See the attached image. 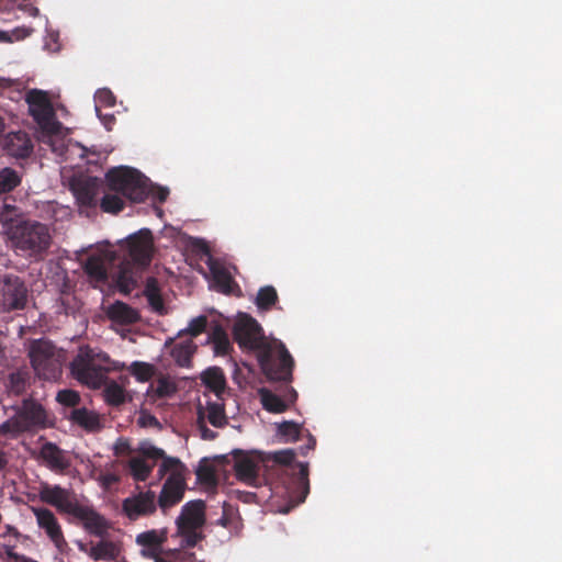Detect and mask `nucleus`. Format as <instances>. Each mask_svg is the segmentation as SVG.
I'll return each instance as SVG.
<instances>
[{"instance_id":"obj_5","label":"nucleus","mask_w":562,"mask_h":562,"mask_svg":"<svg viewBox=\"0 0 562 562\" xmlns=\"http://www.w3.org/2000/svg\"><path fill=\"white\" fill-rule=\"evenodd\" d=\"M184 472L186 467L178 458H168L160 463L158 469L159 476L162 477L168 474L158 499L162 510L182 499L186 488Z\"/></svg>"},{"instance_id":"obj_23","label":"nucleus","mask_w":562,"mask_h":562,"mask_svg":"<svg viewBox=\"0 0 562 562\" xmlns=\"http://www.w3.org/2000/svg\"><path fill=\"white\" fill-rule=\"evenodd\" d=\"M114 260V252L109 248H102L87 259L85 270L90 277L101 281L106 278L108 267L112 265Z\"/></svg>"},{"instance_id":"obj_11","label":"nucleus","mask_w":562,"mask_h":562,"mask_svg":"<svg viewBox=\"0 0 562 562\" xmlns=\"http://www.w3.org/2000/svg\"><path fill=\"white\" fill-rule=\"evenodd\" d=\"M25 101L29 105L30 115L37 124V132L52 126H57L59 121L56 119L54 106L46 91L32 89L26 92Z\"/></svg>"},{"instance_id":"obj_8","label":"nucleus","mask_w":562,"mask_h":562,"mask_svg":"<svg viewBox=\"0 0 562 562\" xmlns=\"http://www.w3.org/2000/svg\"><path fill=\"white\" fill-rule=\"evenodd\" d=\"M205 505L202 501L187 503L177 518V535L181 538V546L194 547L201 539V528L205 522Z\"/></svg>"},{"instance_id":"obj_48","label":"nucleus","mask_w":562,"mask_h":562,"mask_svg":"<svg viewBox=\"0 0 562 562\" xmlns=\"http://www.w3.org/2000/svg\"><path fill=\"white\" fill-rule=\"evenodd\" d=\"M94 102H95V112L98 116L101 119L100 115V108L101 106H112L115 102L113 93L109 89H99L94 94Z\"/></svg>"},{"instance_id":"obj_27","label":"nucleus","mask_w":562,"mask_h":562,"mask_svg":"<svg viewBox=\"0 0 562 562\" xmlns=\"http://www.w3.org/2000/svg\"><path fill=\"white\" fill-rule=\"evenodd\" d=\"M16 414L22 418L30 430L45 423V412L43 407L34 401H24Z\"/></svg>"},{"instance_id":"obj_20","label":"nucleus","mask_w":562,"mask_h":562,"mask_svg":"<svg viewBox=\"0 0 562 562\" xmlns=\"http://www.w3.org/2000/svg\"><path fill=\"white\" fill-rule=\"evenodd\" d=\"M166 540L167 530L164 528L143 531L135 538L136 544L140 548V555L146 559H154L160 555Z\"/></svg>"},{"instance_id":"obj_37","label":"nucleus","mask_w":562,"mask_h":562,"mask_svg":"<svg viewBox=\"0 0 562 562\" xmlns=\"http://www.w3.org/2000/svg\"><path fill=\"white\" fill-rule=\"evenodd\" d=\"M27 430L30 429L18 414L0 425V436H4L11 439L19 437L21 434Z\"/></svg>"},{"instance_id":"obj_1","label":"nucleus","mask_w":562,"mask_h":562,"mask_svg":"<svg viewBox=\"0 0 562 562\" xmlns=\"http://www.w3.org/2000/svg\"><path fill=\"white\" fill-rule=\"evenodd\" d=\"M0 221L5 226V233L14 251L34 261H40L47 254L52 235L48 226L37 221L10 220L3 212Z\"/></svg>"},{"instance_id":"obj_30","label":"nucleus","mask_w":562,"mask_h":562,"mask_svg":"<svg viewBox=\"0 0 562 562\" xmlns=\"http://www.w3.org/2000/svg\"><path fill=\"white\" fill-rule=\"evenodd\" d=\"M5 147L10 155L24 158L32 151V143L23 132L11 133L7 136Z\"/></svg>"},{"instance_id":"obj_2","label":"nucleus","mask_w":562,"mask_h":562,"mask_svg":"<svg viewBox=\"0 0 562 562\" xmlns=\"http://www.w3.org/2000/svg\"><path fill=\"white\" fill-rule=\"evenodd\" d=\"M115 368L106 353L88 346L79 348L70 364L71 375L91 389L101 387L106 372Z\"/></svg>"},{"instance_id":"obj_32","label":"nucleus","mask_w":562,"mask_h":562,"mask_svg":"<svg viewBox=\"0 0 562 562\" xmlns=\"http://www.w3.org/2000/svg\"><path fill=\"white\" fill-rule=\"evenodd\" d=\"M195 349L196 345L192 341V338L180 339L172 345L170 355L177 364L188 367Z\"/></svg>"},{"instance_id":"obj_24","label":"nucleus","mask_w":562,"mask_h":562,"mask_svg":"<svg viewBox=\"0 0 562 562\" xmlns=\"http://www.w3.org/2000/svg\"><path fill=\"white\" fill-rule=\"evenodd\" d=\"M209 268L212 276L211 286L226 294L232 293L235 283L231 269L214 259L209 260Z\"/></svg>"},{"instance_id":"obj_61","label":"nucleus","mask_w":562,"mask_h":562,"mask_svg":"<svg viewBox=\"0 0 562 562\" xmlns=\"http://www.w3.org/2000/svg\"><path fill=\"white\" fill-rule=\"evenodd\" d=\"M112 120H113V116H112V115H105V116L102 119V122H103L104 126H105L108 130H110V128H111Z\"/></svg>"},{"instance_id":"obj_46","label":"nucleus","mask_w":562,"mask_h":562,"mask_svg":"<svg viewBox=\"0 0 562 562\" xmlns=\"http://www.w3.org/2000/svg\"><path fill=\"white\" fill-rule=\"evenodd\" d=\"M14 8H19L33 16L38 14V9L29 3L27 0H0V12L10 11Z\"/></svg>"},{"instance_id":"obj_47","label":"nucleus","mask_w":562,"mask_h":562,"mask_svg":"<svg viewBox=\"0 0 562 562\" xmlns=\"http://www.w3.org/2000/svg\"><path fill=\"white\" fill-rule=\"evenodd\" d=\"M123 206H124V201L117 194L106 193L101 199V209L104 212L117 213L123 209Z\"/></svg>"},{"instance_id":"obj_7","label":"nucleus","mask_w":562,"mask_h":562,"mask_svg":"<svg viewBox=\"0 0 562 562\" xmlns=\"http://www.w3.org/2000/svg\"><path fill=\"white\" fill-rule=\"evenodd\" d=\"M263 372L271 380L289 381L292 376L293 359L285 346L277 339H271L258 355Z\"/></svg>"},{"instance_id":"obj_9","label":"nucleus","mask_w":562,"mask_h":562,"mask_svg":"<svg viewBox=\"0 0 562 562\" xmlns=\"http://www.w3.org/2000/svg\"><path fill=\"white\" fill-rule=\"evenodd\" d=\"M168 458L162 449L149 441H142L136 449L135 456H131L126 462L122 463L135 481L144 482L149 477L156 462L158 460L162 462Z\"/></svg>"},{"instance_id":"obj_49","label":"nucleus","mask_w":562,"mask_h":562,"mask_svg":"<svg viewBox=\"0 0 562 562\" xmlns=\"http://www.w3.org/2000/svg\"><path fill=\"white\" fill-rule=\"evenodd\" d=\"M32 33V29L20 26L15 27L11 32L0 31V42H14V41H21L25 37L30 36Z\"/></svg>"},{"instance_id":"obj_28","label":"nucleus","mask_w":562,"mask_h":562,"mask_svg":"<svg viewBox=\"0 0 562 562\" xmlns=\"http://www.w3.org/2000/svg\"><path fill=\"white\" fill-rule=\"evenodd\" d=\"M21 535L12 526L7 525L4 531L0 533V558L2 560H18L19 555L15 552L16 543Z\"/></svg>"},{"instance_id":"obj_31","label":"nucleus","mask_w":562,"mask_h":562,"mask_svg":"<svg viewBox=\"0 0 562 562\" xmlns=\"http://www.w3.org/2000/svg\"><path fill=\"white\" fill-rule=\"evenodd\" d=\"M177 392L176 381L168 375H160L150 383L147 389V395L155 398H169Z\"/></svg>"},{"instance_id":"obj_33","label":"nucleus","mask_w":562,"mask_h":562,"mask_svg":"<svg viewBox=\"0 0 562 562\" xmlns=\"http://www.w3.org/2000/svg\"><path fill=\"white\" fill-rule=\"evenodd\" d=\"M74 423L81 426L87 431H98L101 427L99 415L87 408H77L71 412Z\"/></svg>"},{"instance_id":"obj_16","label":"nucleus","mask_w":562,"mask_h":562,"mask_svg":"<svg viewBox=\"0 0 562 562\" xmlns=\"http://www.w3.org/2000/svg\"><path fill=\"white\" fill-rule=\"evenodd\" d=\"M126 245L134 268L142 269L149 265L153 254V236L149 229H140L131 235Z\"/></svg>"},{"instance_id":"obj_38","label":"nucleus","mask_w":562,"mask_h":562,"mask_svg":"<svg viewBox=\"0 0 562 562\" xmlns=\"http://www.w3.org/2000/svg\"><path fill=\"white\" fill-rule=\"evenodd\" d=\"M29 383V374L25 371L18 370L9 374L5 381V387L10 394H22Z\"/></svg>"},{"instance_id":"obj_52","label":"nucleus","mask_w":562,"mask_h":562,"mask_svg":"<svg viewBox=\"0 0 562 562\" xmlns=\"http://www.w3.org/2000/svg\"><path fill=\"white\" fill-rule=\"evenodd\" d=\"M112 449L114 456L119 458L128 457L130 459L131 456H135L136 453V450L132 448L130 440L123 437L116 439Z\"/></svg>"},{"instance_id":"obj_26","label":"nucleus","mask_w":562,"mask_h":562,"mask_svg":"<svg viewBox=\"0 0 562 562\" xmlns=\"http://www.w3.org/2000/svg\"><path fill=\"white\" fill-rule=\"evenodd\" d=\"M206 392L204 394L216 398L225 393V376L220 368H210L202 373Z\"/></svg>"},{"instance_id":"obj_18","label":"nucleus","mask_w":562,"mask_h":562,"mask_svg":"<svg viewBox=\"0 0 562 562\" xmlns=\"http://www.w3.org/2000/svg\"><path fill=\"white\" fill-rule=\"evenodd\" d=\"M156 506V495L153 491L139 492L125 498L122 504L123 512L131 520L153 514Z\"/></svg>"},{"instance_id":"obj_36","label":"nucleus","mask_w":562,"mask_h":562,"mask_svg":"<svg viewBox=\"0 0 562 562\" xmlns=\"http://www.w3.org/2000/svg\"><path fill=\"white\" fill-rule=\"evenodd\" d=\"M102 385H104L103 397L108 404L117 406L125 402V400H126L125 390L116 381H113V380L106 381L104 379V382Z\"/></svg>"},{"instance_id":"obj_13","label":"nucleus","mask_w":562,"mask_h":562,"mask_svg":"<svg viewBox=\"0 0 562 562\" xmlns=\"http://www.w3.org/2000/svg\"><path fill=\"white\" fill-rule=\"evenodd\" d=\"M38 133V140L50 148V150L57 156L67 159L69 151L79 150L80 157L85 156L86 148L80 146L78 143H71L68 139V128L64 127L60 122L57 126L44 128Z\"/></svg>"},{"instance_id":"obj_50","label":"nucleus","mask_w":562,"mask_h":562,"mask_svg":"<svg viewBox=\"0 0 562 562\" xmlns=\"http://www.w3.org/2000/svg\"><path fill=\"white\" fill-rule=\"evenodd\" d=\"M137 276L133 269H130V262L123 263L117 272V282L124 288H128L136 283Z\"/></svg>"},{"instance_id":"obj_54","label":"nucleus","mask_w":562,"mask_h":562,"mask_svg":"<svg viewBox=\"0 0 562 562\" xmlns=\"http://www.w3.org/2000/svg\"><path fill=\"white\" fill-rule=\"evenodd\" d=\"M196 475L200 480L213 483L215 482V473L213 467L207 462H201L196 469Z\"/></svg>"},{"instance_id":"obj_35","label":"nucleus","mask_w":562,"mask_h":562,"mask_svg":"<svg viewBox=\"0 0 562 562\" xmlns=\"http://www.w3.org/2000/svg\"><path fill=\"white\" fill-rule=\"evenodd\" d=\"M119 554V547L109 540H101L89 549V557L95 561H112Z\"/></svg>"},{"instance_id":"obj_15","label":"nucleus","mask_w":562,"mask_h":562,"mask_svg":"<svg viewBox=\"0 0 562 562\" xmlns=\"http://www.w3.org/2000/svg\"><path fill=\"white\" fill-rule=\"evenodd\" d=\"M38 497L42 502L54 506L59 513L72 515L79 503L71 490L60 485L41 483Z\"/></svg>"},{"instance_id":"obj_6","label":"nucleus","mask_w":562,"mask_h":562,"mask_svg":"<svg viewBox=\"0 0 562 562\" xmlns=\"http://www.w3.org/2000/svg\"><path fill=\"white\" fill-rule=\"evenodd\" d=\"M204 400H199L196 405V429L204 440H214L217 431L210 429L207 425L218 429L227 425L228 418L225 413V401L222 396L213 398L204 394Z\"/></svg>"},{"instance_id":"obj_4","label":"nucleus","mask_w":562,"mask_h":562,"mask_svg":"<svg viewBox=\"0 0 562 562\" xmlns=\"http://www.w3.org/2000/svg\"><path fill=\"white\" fill-rule=\"evenodd\" d=\"M29 356L36 375L53 381L61 373L64 355L49 340L38 339L31 342Z\"/></svg>"},{"instance_id":"obj_57","label":"nucleus","mask_w":562,"mask_h":562,"mask_svg":"<svg viewBox=\"0 0 562 562\" xmlns=\"http://www.w3.org/2000/svg\"><path fill=\"white\" fill-rule=\"evenodd\" d=\"M307 439H308L307 446L301 448L302 454H306L307 451L314 449V447L316 445L315 438L308 431H307Z\"/></svg>"},{"instance_id":"obj_53","label":"nucleus","mask_w":562,"mask_h":562,"mask_svg":"<svg viewBox=\"0 0 562 562\" xmlns=\"http://www.w3.org/2000/svg\"><path fill=\"white\" fill-rule=\"evenodd\" d=\"M56 400L65 406H76L80 402V395L74 390H61L57 393Z\"/></svg>"},{"instance_id":"obj_55","label":"nucleus","mask_w":562,"mask_h":562,"mask_svg":"<svg viewBox=\"0 0 562 562\" xmlns=\"http://www.w3.org/2000/svg\"><path fill=\"white\" fill-rule=\"evenodd\" d=\"M299 480H300V484L303 487V496L299 501V503H302L305 499V497H306V495L308 493L307 464H303V463L300 464V477H299Z\"/></svg>"},{"instance_id":"obj_43","label":"nucleus","mask_w":562,"mask_h":562,"mask_svg":"<svg viewBox=\"0 0 562 562\" xmlns=\"http://www.w3.org/2000/svg\"><path fill=\"white\" fill-rule=\"evenodd\" d=\"M294 451L291 449L274 452L272 456L263 459L267 464V471L269 468L291 464L294 460Z\"/></svg>"},{"instance_id":"obj_44","label":"nucleus","mask_w":562,"mask_h":562,"mask_svg":"<svg viewBox=\"0 0 562 562\" xmlns=\"http://www.w3.org/2000/svg\"><path fill=\"white\" fill-rule=\"evenodd\" d=\"M278 299L277 292L273 286H263L258 291L256 303L261 310H268L276 303Z\"/></svg>"},{"instance_id":"obj_10","label":"nucleus","mask_w":562,"mask_h":562,"mask_svg":"<svg viewBox=\"0 0 562 562\" xmlns=\"http://www.w3.org/2000/svg\"><path fill=\"white\" fill-rule=\"evenodd\" d=\"M234 338L240 348L256 350L258 355L271 340L265 337L258 322L247 314H239L233 327Z\"/></svg>"},{"instance_id":"obj_34","label":"nucleus","mask_w":562,"mask_h":562,"mask_svg":"<svg viewBox=\"0 0 562 562\" xmlns=\"http://www.w3.org/2000/svg\"><path fill=\"white\" fill-rule=\"evenodd\" d=\"M144 294L151 310L158 314H165L167 308L160 294L159 285L156 279L148 278L145 284Z\"/></svg>"},{"instance_id":"obj_12","label":"nucleus","mask_w":562,"mask_h":562,"mask_svg":"<svg viewBox=\"0 0 562 562\" xmlns=\"http://www.w3.org/2000/svg\"><path fill=\"white\" fill-rule=\"evenodd\" d=\"M31 510L38 528L44 531L56 551L60 554H68L70 548L55 514L46 507H31Z\"/></svg>"},{"instance_id":"obj_56","label":"nucleus","mask_w":562,"mask_h":562,"mask_svg":"<svg viewBox=\"0 0 562 562\" xmlns=\"http://www.w3.org/2000/svg\"><path fill=\"white\" fill-rule=\"evenodd\" d=\"M58 34L54 32H47V35L45 37L44 42V48L49 52H57L59 49L58 46Z\"/></svg>"},{"instance_id":"obj_3","label":"nucleus","mask_w":562,"mask_h":562,"mask_svg":"<svg viewBox=\"0 0 562 562\" xmlns=\"http://www.w3.org/2000/svg\"><path fill=\"white\" fill-rule=\"evenodd\" d=\"M106 180L113 191L133 202L144 201L150 192L148 179L134 168H113L106 173Z\"/></svg>"},{"instance_id":"obj_14","label":"nucleus","mask_w":562,"mask_h":562,"mask_svg":"<svg viewBox=\"0 0 562 562\" xmlns=\"http://www.w3.org/2000/svg\"><path fill=\"white\" fill-rule=\"evenodd\" d=\"M234 469L237 479L250 486H260L271 480L265 460L258 457L244 456L236 460Z\"/></svg>"},{"instance_id":"obj_60","label":"nucleus","mask_w":562,"mask_h":562,"mask_svg":"<svg viewBox=\"0 0 562 562\" xmlns=\"http://www.w3.org/2000/svg\"><path fill=\"white\" fill-rule=\"evenodd\" d=\"M8 464V459H7V456L5 453L0 450V470L4 469Z\"/></svg>"},{"instance_id":"obj_29","label":"nucleus","mask_w":562,"mask_h":562,"mask_svg":"<svg viewBox=\"0 0 562 562\" xmlns=\"http://www.w3.org/2000/svg\"><path fill=\"white\" fill-rule=\"evenodd\" d=\"M260 401L265 409L271 412V413H282L288 409L290 403H292L296 397V392L294 390H290L289 392V400L284 401L279 395L274 394L273 392L261 389L259 391Z\"/></svg>"},{"instance_id":"obj_58","label":"nucleus","mask_w":562,"mask_h":562,"mask_svg":"<svg viewBox=\"0 0 562 562\" xmlns=\"http://www.w3.org/2000/svg\"><path fill=\"white\" fill-rule=\"evenodd\" d=\"M169 194V190L166 188H158L155 192V196L159 202H164Z\"/></svg>"},{"instance_id":"obj_19","label":"nucleus","mask_w":562,"mask_h":562,"mask_svg":"<svg viewBox=\"0 0 562 562\" xmlns=\"http://www.w3.org/2000/svg\"><path fill=\"white\" fill-rule=\"evenodd\" d=\"M27 290L20 278L8 276L1 288L2 304L7 310L23 308L26 303Z\"/></svg>"},{"instance_id":"obj_21","label":"nucleus","mask_w":562,"mask_h":562,"mask_svg":"<svg viewBox=\"0 0 562 562\" xmlns=\"http://www.w3.org/2000/svg\"><path fill=\"white\" fill-rule=\"evenodd\" d=\"M71 516L79 519L83 529L90 535L103 537L108 532L109 522L91 506L79 504Z\"/></svg>"},{"instance_id":"obj_45","label":"nucleus","mask_w":562,"mask_h":562,"mask_svg":"<svg viewBox=\"0 0 562 562\" xmlns=\"http://www.w3.org/2000/svg\"><path fill=\"white\" fill-rule=\"evenodd\" d=\"M131 373L137 379L139 382L149 381L155 374L154 366L145 362H133L130 367Z\"/></svg>"},{"instance_id":"obj_17","label":"nucleus","mask_w":562,"mask_h":562,"mask_svg":"<svg viewBox=\"0 0 562 562\" xmlns=\"http://www.w3.org/2000/svg\"><path fill=\"white\" fill-rule=\"evenodd\" d=\"M70 187L81 205L92 206L98 203V196L103 191V181L97 177L80 175L72 178Z\"/></svg>"},{"instance_id":"obj_51","label":"nucleus","mask_w":562,"mask_h":562,"mask_svg":"<svg viewBox=\"0 0 562 562\" xmlns=\"http://www.w3.org/2000/svg\"><path fill=\"white\" fill-rule=\"evenodd\" d=\"M206 326V317L205 316H198L189 323L188 327L179 331V336H182L183 334H188L191 337H195L199 334H201Z\"/></svg>"},{"instance_id":"obj_25","label":"nucleus","mask_w":562,"mask_h":562,"mask_svg":"<svg viewBox=\"0 0 562 562\" xmlns=\"http://www.w3.org/2000/svg\"><path fill=\"white\" fill-rule=\"evenodd\" d=\"M104 311L106 316L119 325H131L139 318L137 310L121 301L110 304Z\"/></svg>"},{"instance_id":"obj_62","label":"nucleus","mask_w":562,"mask_h":562,"mask_svg":"<svg viewBox=\"0 0 562 562\" xmlns=\"http://www.w3.org/2000/svg\"><path fill=\"white\" fill-rule=\"evenodd\" d=\"M4 210H5V212H14L15 211L14 207L10 209V206H8V205H4Z\"/></svg>"},{"instance_id":"obj_39","label":"nucleus","mask_w":562,"mask_h":562,"mask_svg":"<svg viewBox=\"0 0 562 562\" xmlns=\"http://www.w3.org/2000/svg\"><path fill=\"white\" fill-rule=\"evenodd\" d=\"M209 339L213 344V350L216 356H226L232 348L229 338L221 327L216 326Z\"/></svg>"},{"instance_id":"obj_59","label":"nucleus","mask_w":562,"mask_h":562,"mask_svg":"<svg viewBox=\"0 0 562 562\" xmlns=\"http://www.w3.org/2000/svg\"><path fill=\"white\" fill-rule=\"evenodd\" d=\"M75 544L78 547V549L89 555V547L87 543L82 542L81 540H75Z\"/></svg>"},{"instance_id":"obj_22","label":"nucleus","mask_w":562,"mask_h":562,"mask_svg":"<svg viewBox=\"0 0 562 562\" xmlns=\"http://www.w3.org/2000/svg\"><path fill=\"white\" fill-rule=\"evenodd\" d=\"M40 459L50 471L64 473L70 467L68 453L53 442H45L40 449Z\"/></svg>"},{"instance_id":"obj_40","label":"nucleus","mask_w":562,"mask_h":562,"mask_svg":"<svg viewBox=\"0 0 562 562\" xmlns=\"http://www.w3.org/2000/svg\"><path fill=\"white\" fill-rule=\"evenodd\" d=\"M21 183L19 172L12 168L0 170V194L11 192Z\"/></svg>"},{"instance_id":"obj_42","label":"nucleus","mask_w":562,"mask_h":562,"mask_svg":"<svg viewBox=\"0 0 562 562\" xmlns=\"http://www.w3.org/2000/svg\"><path fill=\"white\" fill-rule=\"evenodd\" d=\"M88 468L91 469L90 476L94 479L104 490L110 488L120 481V475L115 472L108 471L98 473L95 467L90 461Z\"/></svg>"},{"instance_id":"obj_41","label":"nucleus","mask_w":562,"mask_h":562,"mask_svg":"<svg viewBox=\"0 0 562 562\" xmlns=\"http://www.w3.org/2000/svg\"><path fill=\"white\" fill-rule=\"evenodd\" d=\"M278 434L283 438L284 441L291 442L295 441L300 438L303 427L301 424L286 420L280 424H277Z\"/></svg>"}]
</instances>
